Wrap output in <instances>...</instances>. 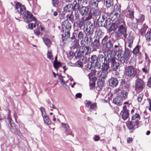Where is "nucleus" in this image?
I'll use <instances>...</instances> for the list:
<instances>
[{"label": "nucleus", "instance_id": "obj_1", "mask_svg": "<svg viewBox=\"0 0 151 151\" xmlns=\"http://www.w3.org/2000/svg\"><path fill=\"white\" fill-rule=\"evenodd\" d=\"M71 24L67 20L63 22L62 24V28L64 34H61L62 40L63 42L66 41L68 37H70V31L71 28Z\"/></svg>", "mask_w": 151, "mask_h": 151}, {"label": "nucleus", "instance_id": "obj_2", "mask_svg": "<svg viewBox=\"0 0 151 151\" xmlns=\"http://www.w3.org/2000/svg\"><path fill=\"white\" fill-rule=\"evenodd\" d=\"M110 36L106 35L102 39L101 44L103 46H105V48L107 50V52H111V50H115L113 48L114 44L115 41L112 39H109Z\"/></svg>", "mask_w": 151, "mask_h": 151}, {"label": "nucleus", "instance_id": "obj_3", "mask_svg": "<svg viewBox=\"0 0 151 151\" xmlns=\"http://www.w3.org/2000/svg\"><path fill=\"white\" fill-rule=\"evenodd\" d=\"M15 8L16 12L15 18L17 20H19L21 16L23 15L26 12V8L24 6L18 2L16 4Z\"/></svg>", "mask_w": 151, "mask_h": 151}, {"label": "nucleus", "instance_id": "obj_4", "mask_svg": "<svg viewBox=\"0 0 151 151\" xmlns=\"http://www.w3.org/2000/svg\"><path fill=\"white\" fill-rule=\"evenodd\" d=\"M79 12L84 18L88 15L85 18V21L91 19V8L90 6H82L79 9Z\"/></svg>", "mask_w": 151, "mask_h": 151}, {"label": "nucleus", "instance_id": "obj_5", "mask_svg": "<svg viewBox=\"0 0 151 151\" xmlns=\"http://www.w3.org/2000/svg\"><path fill=\"white\" fill-rule=\"evenodd\" d=\"M115 38L117 39L122 38V36L126 38L127 36V27L122 25L118 27V31L115 33Z\"/></svg>", "mask_w": 151, "mask_h": 151}, {"label": "nucleus", "instance_id": "obj_6", "mask_svg": "<svg viewBox=\"0 0 151 151\" xmlns=\"http://www.w3.org/2000/svg\"><path fill=\"white\" fill-rule=\"evenodd\" d=\"M107 64V67L108 69L109 66L111 65V69L114 71H116L118 69L119 66V63L116 62L115 59L112 55L108 60Z\"/></svg>", "mask_w": 151, "mask_h": 151}, {"label": "nucleus", "instance_id": "obj_7", "mask_svg": "<svg viewBox=\"0 0 151 151\" xmlns=\"http://www.w3.org/2000/svg\"><path fill=\"white\" fill-rule=\"evenodd\" d=\"M111 55L109 53L107 54H105L104 55L101 54H99L98 57L99 61L101 62L102 66H107V63L111 56Z\"/></svg>", "mask_w": 151, "mask_h": 151}, {"label": "nucleus", "instance_id": "obj_8", "mask_svg": "<svg viewBox=\"0 0 151 151\" xmlns=\"http://www.w3.org/2000/svg\"><path fill=\"white\" fill-rule=\"evenodd\" d=\"M89 63H91V66L92 68L96 67L99 68L101 67V62L99 61L98 57L95 55L91 56L90 59L89 60Z\"/></svg>", "mask_w": 151, "mask_h": 151}, {"label": "nucleus", "instance_id": "obj_9", "mask_svg": "<svg viewBox=\"0 0 151 151\" xmlns=\"http://www.w3.org/2000/svg\"><path fill=\"white\" fill-rule=\"evenodd\" d=\"M22 16L24 21L27 23L32 21H35V18L33 16L32 14L28 11L26 12Z\"/></svg>", "mask_w": 151, "mask_h": 151}, {"label": "nucleus", "instance_id": "obj_10", "mask_svg": "<svg viewBox=\"0 0 151 151\" xmlns=\"http://www.w3.org/2000/svg\"><path fill=\"white\" fill-rule=\"evenodd\" d=\"M136 74V72L132 66H129L125 69V74L128 77H134Z\"/></svg>", "mask_w": 151, "mask_h": 151}, {"label": "nucleus", "instance_id": "obj_11", "mask_svg": "<svg viewBox=\"0 0 151 151\" xmlns=\"http://www.w3.org/2000/svg\"><path fill=\"white\" fill-rule=\"evenodd\" d=\"M130 56V50L127 48L125 46V50L124 54L123 55L124 61L123 63L124 65L127 64L129 62V58Z\"/></svg>", "mask_w": 151, "mask_h": 151}, {"label": "nucleus", "instance_id": "obj_12", "mask_svg": "<svg viewBox=\"0 0 151 151\" xmlns=\"http://www.w3.org/2000/svg\"><path fill=\"white\" fill-rule=\"evenodd\" d=\"M75 55L76 58H78L79 60H80V61L86 63L87 57L85 56L84 55L81 54V52L79 50L78 51L76 50L75 52Z\"/></svg>", "mask_w": 151, "mask_h": 151}, {"label": "nucleus", "instance_id": "obj_13", "mask_svg": "<svg viewBox=\"0 0 151 151\" xmlns=\"http://www.w3.org/2000/svg\"><path fill=\"white\" fill-rule=\"evenodd\" d=\"M100 37V36H96L94 38V41L92 44L93 49L99 48L100 46V43L99 41Z\"/></svg>", "mask_w": 151, "mask_h": 151}, {"label": "nucleus", "instance_id": "obj_14", "mask_svg": "<svg viewBox=\"0 0 151 151\" xmlns=\"http://www.w3.org/2000/svg\"><path fill=\"white\" fill-rule=\"evenodd\" d=\"M102 72L100 75V77L101 78V79L102 80L103 79H104L106 78L107 77V75L108 73V70L107 66H102Z\"/></svg>", "mask_w": 151, "mask_h": 151}, {"label": "nucleus", "instance_id": "obj_15", "mask_svg": "<svg viewBox=\"0 0 151 151\" xmlns=\"http://www.w3.org/2000/svg\"><path fill=\"white\" fill-rule=\"evenodd\" d=\"M144 86V82L142 79L138 78L136 80L135 82L136 88L142 89Z\"/></svg>", "mask_w": 151, "mask_h": 151}, {"label": "nucleus", "instance_id": "obj_16", "mask_svg": "<svg viewBox=\"0 0 151 151\" xmlns=\"http://www.w3.org/2000/svg\"><path fill=\"white\" fill-rule=\"evenodd\" d=\"M109 85L113 87H116L119 83L117 79L115 78H112L109 80Z\"/></svg>", "mask_w": 151, "mask_h": 151}, {"label": "nucleus", "instance_id": "obj_17", "mask_svg": "<svg viewBox=\"0 0 151 151\" xmlns=\"http://www.w3.org/2000/svg\"><path fill=\"white\" fill-rule=\"evenodd\" d=\"M123 51L121 49H119L118 50H117L116 53V54L117 55L116 58L118 61L121 62L123 63V61H124L123 55H122Z\"/></svg>", "mask_w": 151, "mask_h": 151}, {"label": "nucleus", "instance_id": "obj_18", "mask_svg": "<svg viewBox=\"0 0 151 151\" xmlns=\"http://www.w3.org/2000/svg\"><path fill=\"white\" fill-rule=\"evenodd\" d=\"M91 49L90 47L86 46L83 48V50L81 52V53L87 58L88 55L91 53Z\"/></svg>", "mask_w": 151, "mask_h": 151}, {"label": "nucleus", "instance_id": "obj_19", "mask_svg": "<svg viewBox=\"0 0 151 151\" xmlns=\"http://www.w3.org/2000/svg\"><path fill=\"white\" fill-rule=\"evenodd\" d=\"M101 11L99 8H94L93 9L92 12H91V18L92 16H100Z\"/></svg>", "mask_w": 151, "mask_h": 151}, {"label": "nucleus", "instance_id": "obj_20", "mask_svg": "<svg viewBox=\"0 0 151 151\" xmlns=\"http://www.w3.org/2000/svg\"><path fill=\"white\" fill-rule=\"evenodd\" d=\"M94 29L87 27L84 29V32L86 35L92 36L93 34Z\"/></svg>", "mask_w": 151, "mask_h": 151}, {"label": "nucleus", "instance_id": "obj_21", "mask_svg": "<svg viewBox=\"0 0 151 151\" xmlns=\"http://www.w3.org/2000/svg\"><path fill=\"white\" fill-rule=\"evenodd\" d=\"M140 115L137 113L135 114L134 115L132 116V120H135V121H134V122H135V124H136V125L137 127L139 125V120H140Z\"/></svg>", "mask_w": 151, "mask_h": 151}, {"label": "nucleus", "instance_id": "obj_22", "mask_svg": "<svg viewBox=\"0 0 151 151\" xmlns=\"http://www.w3.org/2000/svg\"><path fill=\"white\" fill-rule=\"evenodd\" d=\"M117 27H118L117 23H113L112 24L111 22V24L108 29L109 32H111L112 31H115Z\"/></svg>", "mask_w": 151, "mask_h": 151}, {"label": "nucleus", "instance_id": "obj_23", "mask_svg": "<svg viewBox=\"0 0 151 151\" xmlns=\"http://www.w3.org/2000/svg\"><path fill=\"white\" fill-rule=\"evenodd\" d=\"M86 105L87 107H90V109H94L96 106V103L92 104L90 101H88L86 103Z\"/></svg>", "mask_w": 151, "mask_h": 151}, {"label": "nucleus", "instance_id": "obj_24", "mask_svg": "<svg viewBox=\"0 0 151 151\" xmlns=\"http://www.w3.org/2000/svg\"><path fill=\"white\" fill-rule=\"evenodd\" d=\"M122 101V97L120 96H116L113 99V103L116 104L118 105Z\"/></svg>", "mask_w": 151, "mask_h": 151}, {"label": "nucleus", "instance_id": "obj_25", "mask_svg": "<svg viewBox=\"0 0 151 151\" xmlns=\"http://www.w3.org/2000/svg\"><path fill=\"white\" fill-rule=\"evenodd\" d=\"M96 80V78L94 77L92 78V79L90 81L89 83V86L91 89H93L95 87V81Z\"/></svg>", "mask_w": 151, "mask_h": 151}, {"label": "nucleus", "instance_id": "obj_26", "mask_svg": "<svg viewBox=\"0 0 151 151\" xmlns=\"http://www.w3.org/2000/svg\"><path fill=\"white\" fill-rule=\"evenodd\" d=\"M78 31H75L73 33L72 37H70H70H68V38H69L70 39V40L72 42H75V41H76V37H77V34H78Z\"/></svg>", "mask_w": 151, "mask_h": 151}, {"label": "nucleus", "instance_id": "obj_27", "mask_svg": "<svg viewBox=\"0 0 151 151\" xmlns=\"http://www.w3.org/2000/svg\"><path fill=\"white\" fill-rule=\"evenodd\" d=\"M74 3L73 1V6L72 7V10L74 11H78L80 9V4L77 3L76 2Z\"/></svg>", "mask_w": 151, "mask_h": 151}, {"label": "nucleus", "instance_id": "obj_28", "mask_svg": "<svg viewBox=\"0 0 151 151\" xmlns=\"http://www.w3.org/2000/svg\"><path fill=\"white\" fill-rule=\"evenodd\" d=\"M111 21L110 19H106L104 21V23L103 25V27L109 29V28L111 24Z\"/></svg>", "mask_w": 151, "mask_h": 151}, {"label": "nucleus", "instance_id": "obj_29", "mask_svg": "<svg viewBox=\"0 0 151 151\" xmlns=\"http://www.w3.org/2000/svg\"><path fill=\"white\" fill-rule=\"evenodd\" d=\"M133 37L132 36H129L127 42V46L130 48H131L132 46L133 43Z\"/></svg>", "mask_w": 151, "mask_h": 151}, {"label": "nucleus", "instance_id": "obj_30", "mask_svg": "<svg viewBox=\"0 0 151 151\" xmlns=\"http://www.w3.org/2000/svg\"><path fill=\"white\" fill-rule=\"evenodd\" d=\"M100 2L97 0H91V5L94 8H97L98 6L99 3Z\"/></svg>", "mask_w": 151, "mask_h": 151}, {"label": "nucleus", "instance_id": "obj_31", "mask_svg": "<svg viewBox=\"0 0 151 151\" xmlns=\"http://www.w3.org/2000/svg\"><path fill=\"white\" fill-rule=\"evenodd\" d=\"M104 4L107 7L113 6V0H105Z\"/></svg>", "mask_w": 151, "mask_h": 151}, {"label": "nucleus", "instance_id": "obj_32", "mask_svg": "<svg viewBox=\"0 0 151 151\" xmlns=\"http://www.w3.org/2000/svg\"><path fill=\"white\" fill-rule=\"evenodd\" d=\"M73 4H68L65 6L63 9L64 11H68L70 12L72 10Z\"/></svg>", "mask_w": 151, "mask_h": 151}, {"label": "nucleus", "instance_id": "obj_33", "mask_svg": "<svg viewBox=\"0 0 151 151\" xmlns=\"http://www.w3.org/2000/svg\"><path fill=\"white\" fill-rule=\"evenodd\" d=\"M135 125V122L134 121H129L127 124V126L128 128L130 129H132L133 128Z\"/></svg>", "mask_w": 151, "mask_h": 151}, {"label": "nucleus", "instance_id": "obj_34", "mask_svg": "<svg viewBox=\"0 0 151 151\" xmlns=\"http://www.w3.org/2000/svg\"><path fill=\"white\" fill-rule=\"evenodd\" d=\"M42 117L43 118L44 121L45 123L48 125L51 124V121L47 114H45L44 116H43Z\"/></svg>", "mask_w": 151, "mask_h": 151}, {"label": "nucleus", "instance_id": "obj_35", "mask_svg": "<svg viewBox=\"0 0 151 151\" xmlns=\"http://www.w3.org/2000/svg\"><path fill=\"white\" fill-rule=\"evenodd\" d=\"M77 33V38H78L80 40H83L85 36L83 33L81 31H80L79 32L78 31Z\"/></svg>", "mask_w": 151, "mask_h": 151}, {"label": "nucleus", "instance_id": "obj_36", "mask_svg": "<svg viewBox=\"0 0 151 151\" xmlns=\"http://www.w3.org/2000/svg\"><path fill=\"white\" fill-rule=\"evenodd\" d=\"M122 119L124 120H126L128 117L129 116V111H122Z\"/></svg>", "mask_w": 151, "mask_h": 151}, {"label": "nucleus", "instance_id": "obj_37", "mask_svg": "<svg viewBox=\"0 0 151 151\" xmlns=\"http://www.w3.org/2000/svg\"><path fill=\"white\" fill-rule=\"evenodd\" d=\"M127 94L128 93L126 91L123 90L122 91L121 95L120 96L122 97V100H125L127 98Z\"/></svg>", "mask_w": 151, "mask_h": 151}, {"label": "nucleus", "instance_id": "obj_38", "mask_svg": "<svg viewBox=\"0 0 151 151\" xmlns=\"http://www.w3.org/2000/svg\"><path fill=\"white\" fill-rule=\"evenodd\" d=\"M84 17H82L81 20H79L78 22V27L81 28L84 25V24L85 22L84 19Z\"/></svg>", "mask_w": 151, "mask_h": 151}, {"label": "nucleus", "instance_id": "obj_39", "mask_svg": "<svg viewBox=\"0 0 151 151\" xmlns=\"http://www.w3.org/2000/svg\"><path fill=\"white\" fill-rule=\"evenodd\" d=\"M145 37L147 41H151V31H150L149 32H147L145 35Z\"/></svg>", "mask_w": 151, "mask_h": 151}, {"label": "nucleus", "instance_id": "obj_40", "mask_svg": "<svg viewBox=\"0 0 151 151\" xmlns=\"http://www.w3.org/2000/svg\"><path fill=\"white\" fill-rule=\"evenodd\" d=\"M150 69V67L149 65L145 66L144 68L142 69V70L143 72L145 74H147L149 73V71Z\"/></svg>", "mask_w": 151, "mask_h": 151}, {"label": "nucleus", "instance_id": "obj_41", "mask_svg": "<svg viewBox=\"0 0 151 151\" xmlns=\"http://www.w3.org/2000/svg\"><path fill=\"white\" fill-rule=\"evenodd\" d=\"M67 17L68 19L73 23L74 22V16L72 13H71L70 15L68 14Z\"/></svg>", "mask_w": 151, "mask_h": 151}, {"label": "nucleus", "instance_id": "obj_42", "mask_svg": "<svg viewBox=\"0 0 151 151\" xmlns=\"http://www.w3.org/2000/svg\"><path fill=\"white\" fill-rule=\"evenodd\" d=\"M100 18V16L98 17V19L96 20L93 21V24L95 25V27H98L100 26V22L99 19Z\"/></svg>", "mask_w": 151, "mask_h": 151}, {"label": "nucleus", "instance_id": "obj_43", "mask_svg": "<svg viewBox=\"0 0 151 151\" xmlns=\"http://www.w3.org/2000/svg\"><path fill=\"white\" fill-rule=\"evenodd\" d=\"M121 9L119 6H118L116 5H115L114 6V8L112 10V12L114 11V12H120L121 11Z\"/></svg>", "mask_w": 151, "mask_h": 151}, {"label": "nucleus", "instance_id": "obj_44", "mask_svg": "<svg viewBox=\"0 0 151 151\" xmlns=\"http://www.w3.org/2000/svg\"><path fill=\"white\" fill-rule=\"evenodd\" d=\"M89 37H88L85 36L83 38V40H82L81 42V45H83L84 42H85L86 43L88 44V42Z\"/></svg>", "mask_w": 151, "mask_h": 151}, {"label": "nucleus", "instance_id": "obj_45", "mask_svg": "<svg viewBox=\"0 0 151 151\" xmlns=\"http://www.w3.org/2000/svg\"><path fill=\"white\" fill-rule=\"evenodd\" d=\"M47 58L50 60H53V58L52 57L51 50H48L47 53Z\"/></svg>", "mask_w": 151, "mask_h": 151}, {"label": "nucleus", "instance_id": "obj_46", "mask_svg": "<svg viewBox=\"0 0 151 151\" xmlns=\"http://www.w3.org/2000/svg\"><path fill=\"white\" fill-rule=\"evenodd\" d=\"M43 41L47 47L50 46V41L49 39L47 38H45L44 39H43Z\"/></svg>", "mask_w": 151, "mask_h": 151}, {"label": "nucleus", "instance_id": "obj_47", "mask_svg": "<svg viewBox=\"0 0 151 151\" xmlns=\"http://www.w3.org/2000/svg\"><path fill=\"white\" fill-rule=\"evenodd\" d=\"M87 24L89 25L87 26V27L91 28V29H95V25L93 23H91L90 21H88L86 22Z\"/></svg>", "mask_w": 151, "mask_h": 151}, {"label": "nucleus", "instance_id": "obj_48", "mask_svg": "<svg viewBox=\"0 0 151 151\" xmlns=\"http://www.w3.org/2000/svg\"><path fill=\"white\" fill-rule=\"evenodd\" d=\"M140 46L139 45H137L133 49V53L134 54H137L139 52V49Z\"/></svg>", "mask_w": 151, "mask_h": 151}, {"label": "nucleus", "instance_id": "obj_49", "mask_svg": "<svg viewBox=\"0 0 151 151\" xmlns=\"http://www.w3.org/2000/svg\"><path fill=\"white\" fill-rule=\"evenodd\" d=\"M119 12H115L114 15L113 17L114 18V19L116 21L119 19L120 18V14H119Z\"/></svg>", "mask_w": 151, "mask_h": 151}, {"label": "nucleus", "instance_id": "obj_50", "mask_svg": "<svg viewBox=\"0 0 151 151\" xmlns=\"http://www.w3.org/2000/svg\"><path fill=\"white\" fill-rule=\"evenodd\" d=\"M53 66L55 68L57 69L59 67L61 66V63L59 62H57L54 65H53Z\"/></svg>", "mask_w": 151, "mask_h": 151}, {"label": "nucleus", "instance_id": "obj_51", "mask_svg": "<svg viewBox=\"0 0 151 151\" xmlns=\"http://www.w3.org/2000/svg\"><path fill=\"white\" fill-rule=\"evenodd\" d=\"M129 14V18L132 19L134 18V12L131 10H129L128 11Z\"/></svg>", "mask_w": 151, "mask_h": 151}, {"label": "nucleus", "instance_id": "obj_52", "mask_svg": "<svg viewBox=\"0 0 151 151\" xmlns=\"http://www.w3.org/2000/svg\"><path fill=\"white\" fill-rule=\"evenodd\" d=\"M52 5L54 7H56V5H57L59 2L58 0H52Z\"/></svg>", "mask_w": 151, "mask_h": 151}, {"label": "nucleus", "instance_id": "obj_53", "mask_svg": "<svg viewBox=\"0 0 151 151\" xmlns=\"http://www.w3.org/2000/svg\"><path fill=\"white\" fill-rule=\"evenodd\" d=\"M48 105L49 106L50 108H52L53 109H57L58 113H59V111L58 109L56 108L54 106V105L53 104H51L49 102H48Z\"/></svg>", "mask_w": 151, "mask_h": 151}, {"label": "nucleus", "instance_id": "obj_54", "mask_svg": "<svg viewBox=\"0 0 151 151\" xmlns=\"http://www.w3.org/2000/svg\"><path fill=\"white\" fill-rule=\"evenodd\" d=\"M143 97V94H139L138 96L137 97V100L138 101L140 102L142 100V98Z\"/></svg>", "mask_w": 151, "mask_h": 151}, {"label": "nucleus", "instance_id": "obj_55", "mask_svg": "<svg viewBox=\"0 0 151 151\" xmlns=\"http://www.w3.org/2000/svg\"><path fill=\"white\" fill-rule=\"evenodd\" d=\"M40 109L42 112V116H44L45 114L46 115L45 109L42 107L40 108Z\"/></svg>", "mask_w": 151, "mask_h": 151}, {"label": "nucleus", "instance_id": "obj_56", "mask_svg": "<svg viewBox=\"0 0 151 151\" xmlns=\"http://www.w3.org/2000/svg\"><path fill=\"white\" fill-rule=\"evenodd\" d=\"M29 28L31 29H33V27H35L36 25L35 24H33L32 23H31L29 24L28 25Z\"/></svg>", "mask_w": 151, "mask_h": 151}, {"label": "nucleus", "instance_id": "obj_57", "mask_svg": "<svg viewBox=\"0 0 151 151\" xmlns=\"http://www.w3.org/2000/svg\"><path fill=\"white\" fill-rule=\"evenodd\" d=\"M75 15L76 19L79 20L80 19V15L78 13V11L75 12Z\"/></svg>", "mask_w": 151, "mask_h": 151}, {"label": "nucleus", "instance_id": "obj_58", "mask_svg": "<svg viewBox=\"0 0 151 151\" xmlns=\"http://www.w3.org/2000/svg\"><path fill=\"white\" fill-rule=\"evenodd\" d=\"M58 79L60 80V83L61 84H62V83L64 82L63 77L61 74H60V75H58Z\"/></svg>", "mask_w": 151, "mask_h": 151}, {"label": "nucleus", "instance_id": "obj_59", "mask_svg": "<svg viewBox=\"0 0 151 151\" xmlns=\"http://www.w3.org/2000/svg\"><path fill=\"white\" fill-rule=\"evenodd\" d=\"M97 84L99 87L101 89L103 87V82L101 81H99V82H97Z\"/></svg>", "mask_w": 151, "mask_h": 151}, {"label": "nucleus", "instance_id": "obj_60", "mask_svg": "<svg viewBox=\"0 0 151 151\" xmlns=\"http://www.w3.org/2000/svg\"><path fill=\"white\" fill-rule=\"evenodd\" d=\"M14 131L17 132V134L20 137H21L22 136L21 133L19 130H17V129H14Z\"/></svg>", "mask_w": 151, "mask_h": 151}, {"label": "nucleus", "instance_id": "obj_61", "mask_svg": "<svg viewBox=\"0 0 151 151\" xmlns=\"http://www.w3.org/2000/svg\"><path fill=\"white\" fill-rule=\"evenodd\" d=\"M65 133L67 135L71 134L72 131H71L69 129H67L65 130Z\"/></svg>", "mask_w": 151, "mask_h": 151}, {"label": "nucleus", "instance_id": "obj_62", "mask_svg": "<svg viewBox=\"0 0 151 151\" xmlns=\"http://www.w3.org/2000/svg\"><path fill=\"white\" fill-rule=\"evenodd\" d=\"M147 85L149 87H151V78H149L148 81Z\"/></svg>", "mask_w": 151, "mask_h": 151}, {"label": "nucleus", "instance_id": "obj_63", "mask_svg": "<svg viewBox=\"0 0 151 151\" xmlns=\"http://www.w3.org/2000/svg\"><path fill=\"white\" fill-rule=\"evenodd\" d=\"M133 139L132 138L129 137L127 139V142L128 143H131Z\"/></svg>", "mask_w": 151, "mask_h": 151}, {"label": "nucleus", "instance_id": "obj_64", "mask_svg": "<svg viewBox=\"0 0 151 151\" xmlns=\"http://www.w3.org/2000/svg\"><path fill=\"white\" fill-rule=\"evenodd\" d=\"M86 63L81 62V61H79L78 62V64L80 65L81 66H83V64H85Z\"/></svg>", "mask_w": 151, "mask_h": 151}]
</instances>
